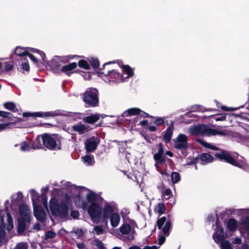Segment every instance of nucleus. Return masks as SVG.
Here are the masks:
<instances>
[{
  "label": "nucleus",
  "instance_id": "obj_11",
  "mask_svg": "<svg viewBox=\"0 0 249 249\" xmlns=\"http://www.w3.org/2000/svg\"><path fill=\"white\" fill-rule=\"evenodd\" d=\"M99 142V138L95 137H92L86 140L85 142V145L87 151L92 152L95 150Z\"/></svg>",
  "mask_w": 249,
  "mask_h": 249
},
{
  "label": "nucleus",
  "instance_id": "obj_13",
  "mask_svg": "<svg viewBox=\"0 0 249 249\" xmlns=\"http://www.w3.org/2000/svg\"><path fill=\"white\" fill-rule=\"evenodd\" d=\"M34 215L38 220L43 221L46 217V213L40 206L34 205Z\"/></svg>",
  "mask_w": 249,
  "mask_h": 249
},
{
  "label": "nucleus",
  "instance_id": "obj_3",
  "mask_svg": "<svg viewBox=\"0 0 249 249\" xmlns=\"http://www.w3.org/2000/svg\"><path fill=\"white\" fill-rule=\"evenodd\" d=\"M227 227L230 231H234L238 229L243 235L249 238V218L247 217L242 219L241 223L234 219H230L227 222Z\"/></svg>",
  "mask_w": 249,
  "mask_h": 249
},
{
  "label": "nucleus",
  "instance_id": "obj_45",
  "mask_svg": "<svg viewBox=\"0 0 249 249\" xmlns=\"http://www.w3.org/2000/svg\"><path fill=\"white\" fill-rule=\"evenodd\" d=\"M241 213L242 214L243 217L249 218V209H243L240 211Z\"/></svg>",
  "mask_w": 249,
  "mask_h": 249
},
{
  "label": "nucleus",
  "instance_id": "obj_1",
  "mask_svg": "<svg viewBox=\"0 0 249 249\" xmlns=\"http://www.w3.org/2000/svg\"><path fill=\"white\" fill-rule=\"evenodd\" d=\"M71 206V198L68 194L62 196L60 203L55 198H52L50 201V209L52 214L61 218H64L68 215Z\"/></svg>",
  "mask_w": 249,
  "mask_h": 249
},
{
  "label": "nucleus",
  "instance_id": "obj_60",
  "mask_svg": "<svg viewBox=\"0 0 249 249\" xmlns=\"http://www.w3.org/2000/svg\"><path fill=\"white\" fill-rule=\"evenodd\" d=\"M76 246L79 249H83L85 247V244L83 243H78Z\"/></svg>",
  "mask_w": 249,
  "mask_h": 249
},
{
  "label": "nucleus",
  "instance_id": "obj_9",
  "mask_svg": "<svg viewBox=\"0 0 249 249\" xmlns=\"http://www.w3.org/2000/svg\"><path fill=\"white\" fill-rule=\"evenodd\" d=\"M102 209L99 205L96 203H91L88 209V213L93 221H95L101 214Z\"/></svg>",
  "mask_w": 249,
  "mask_h": 249
},
{
  "label": "nucleus",
  "instance_id": "obj_51",
  "mask_svg": "<svg viewBox=\"0 0 249 249\" xmlns=\"http://www.w3.org/2000/svg\"><path fill=\"white\" fill-rule=\"evenodd\" d=\"M233 244H240L242 243V239L239 237H235L232 240Z\"/></svg>",
  "mask_w": 249,
  "mask_h": 249
},
{
  "label": "nucleus",
  "instance_id": "obj_23",
  "mask_svg": "<svg viewBox=\"0 0 249 249\" xmlns=\"http://www.w3.org/2000/svg\"><path fill=\"white\" fill-rule=\"evenodd\" d=\"M201 164H205L212 162L213 160V157L212 155L204 153L200 155V156Z\"/></svg>",
  "mask_w": 249,
  "mask_h": 249
},
{
  "label": "nucleus",
  "instance_id": "obj_36",
  "mask_svg": "<svg viewBox=\"0 0 249 249\" xmlns=\"http://www.w3.org/2000/svg\"><path fill=\"white\" fill-rule=\"evenodd\" d=\"M124 71L127 75V77H129L133 75V72L131 68L128 65L124 66L123 67Z\"/></svg>",
  "mask_w": 249,
  "mask_h": 249
},
{
  "label": "nucleus",
  "instance_id": "obj_24",
  "mask_svg": "<svg viewBox=\"0 0 249 249\" xmlns=\"http://www.w3.org/2000/svg\"><path fill=\"white\" fill-rule=\"evenodd\" d=\"M220 242L221 249H233L232 245L229 241L223 239Z\"/></svg>",
  "mask_w": 249,
  "mask_h": 249
},
{
  "label": "nucleus",
  "instance_id": "obj_40",
  "mask_svg": "<svg viewBox=\"0 0 249 249\" xmlns=\"http://www.w3.org/2000/svg\"><path fill=\"white\" fill-rule=\"evenodd\" d=\"M93 244L99 249H103L104 248V244L100 240L98 239H96L93 241Z\"/></svg>",
  "mask_w": 249,
  "mask_h": 249
},
{
  "label": "nucleus",
  "instance_id": "obj_32",
  "mask_svg": "<svg viewBox=\"0 0 249 249\" xmlns=\"http://www.w3.org/2000/svg\"><path fill=\"white\" fill-rule=\"evenodd\" d=\"M32 149H38L42 148V144L41 143V141L39 137L37 138L35 142L32 145Z\"/></svg>",
  "mask_w": 249,
  "mask_h": 249
},
{
  "label": "nucleus",
  "instance_id": "obj_48",
  "mask_svg": "<svg viewBox=\"0 0 249 249\" xmlns=\"http://www.w3.org/2000/svg\"><path fill=\"white\" fill-rule=\"evenodd\" d=\"M5 233L4 230L0 226V244L1 243L2 240L5 237Z\"/></svg>",
  "mask_w": 249,
  "mask_h": 249
},
{
  "label": "nucleus",
  "instance_id": "obj_37",
  "mask_svg": "<svg viewBox=\"0 0 249 249\" xmlns=\"http://www.w3.org/2000/svg\"><path fill=\"white\" fill-rule=\"evenodd\" d=\"M78 65L79 67L87 70H89V66L87 62L83 60L79 61Z\"/></svg>",
  "mask_w": 249,
  "mask_h": 249
},
{
  "label": "nucleus",
  "instance_id": "obj_44",
  "mask_svg": "<svg viewBox=\"0 0 249 249\" xmlns=\"http://www.w3.org/2000/svg\"><path fill=\"white\" fill-rule=\"evenodd\" d=\"M154 158L156 161H158L159 163H161L163 161L162 158V155L156 153L154 156Z\"/></svg>",
  "mask_w": 249,
  "mask_h": 249
},
{
  "label": "nucleus",
  "instance_id": "obj_43",
  "mask_svg": "<svg viewBox=\"0 0 249 249\" xmlns=\"http://www.w3.org/2000/svg\"><path fill=\"white\" fill-rule=\"evenodd\" d=\"M0 116L3 118H11L12 114L10 112L0 111Z\"/></svg>",
  "mask_w": 249,
  "mask_h": 249
},
{
  "label": "nucleus",
  "instance_id": "obj_27",
  "mask_svg": "<svg viewBox=\"0 0 249 249\" xmlns=\"http://www.w3.org/2000/svg\"><path fill=\"white\" fill-rule=\"evenodd\" d=\"M88 201L91 203H95L96 199V195L93 192H90L86 195Z\"/></svg>",
  "mask_w": 249,
  "mask_h": 249
},
{
  "label": "nucleus",
  "instance_id": "obj_16",
  "mask_svg": "<svg viewBox=\"0 0 249 249\" xmlns=\"http://www.w3.org/2000/svg\"><path fill=\"white\" fill-rule=\"evenodd\" d=\"M213 238L216 243H220L224 239V229L221 227L217 226V230L213 235Z\"/></svg>",
  "mask_w": 249,
  "mask_h": 249
},
{
  "label": "nucleus",
  "instance_id": "obj_20",
  "mask_svg": "<svg viewBox=\"0 0 249 249\" xmlns=\"http://www.w3.org/2000/svg\"><path fill=\"white\" fill-rule=\"evenodd\" d=\"M77 67V64L75 62H73L69 65H67L64 66L61 68V71L65 72L67 74L70 75L71 73L69 72V71H71L74 69H75Z\"/></svg>",
  "mask_w": 249,
  "mask_h": 249
},
{
  "label": "nucleus",
  "instance_id": "obj_29",
  "mask_svg": "<svg viewBox=\"0 0 249 249\" xmlns=\"http://www.w3.org/2000/svg\"><path fill=\"white\" fill-rule=\"evenodd\" d=\"M24 221H25L22 218L18 219V229L20 232L23 231L25 229L26 225Z\"/></svg>",
  "mask_w": 249,
  "mask_h": 249
},
{
  "label": "nucleus",
  "instance_id": "obj_21",
  "mask_svg": "<svg viewBox=\"0 0 249 249\" xmlns=\"http://www.w3.org/2000/svg\"><path fill=\"white\" fill-rule=\"evenodd\" d=\"M141 111V109L138 108H131L124 112L122 114V116L124 117H127L129 116L135 115L139 114Z\"/></svg>",
  "mask_w": 249,
  "mask_h": 249
},
{
  "label": "nucleus",
  "instance_id": "obj_47",
  "mask_svg": "<svg viewBox=\"0 0 249 249\" xmlns=\"http://www.w3.org/2000/svg\"><path fill=\"white\" fill-rule=\"evenodd\" d=\"M164 123V120L162 118H158L154 121V124L157 125L162 124Z\"/></svg>",
  "mask_w": 249,
  "mask_h": 249
},
{
  "label": "nucleus",
  "instance_id": "obj_31",
  "mask_svg": "<svg viewBox=\"0 0 249 249\" xmlns=\"http://www.w3.org/2000/svg\"><path fill=\"white\" fill-rule=\"evenodd\" d=\"M20 150L22 151H30V144L26 142H22L20 144Z\"/></svg>",
  "mask_w": 249,
  "mask_h": 249
},
{
  "label": "nucleus",
  "instance_id": "obj_38",
  "mask_svg": "<svg viewBox=\"0 0 249 249\" xmlns=\"http://www.w3.org/2000/svg\"><path fill=\"white\" fill-rule=\"evenodd\" d=\"M94 231L98 235H101L104 232L103 228L100 226H96L93 229Z\"/></svg>",
  "mask_w": 249,
  "mask_h": 249
},
{
  "label": "nucleus",
  "instance_id": "obj_57",
  "mask_svg": "<svg viewBox=\"0 0 249 249\" xmlns=\"http://www.w3.org/2000/svg\"><path fill=\"white\" fill-rule=\"evenodd\" d=\"M163 153V147L162 144L161 143H160L159 144V149L158 150V153H159V154L162 155Z\"/></svg>",
  "mask_w": 249,
  "mask_h": 249
},
{
  "label": "nucleus",
  "instance_id": "obj_14",
  "mask_svg": "<svg viewBox=\"0 0 249 249\" xmlns=\"http://www.w3.org/2000/svg\"><path fill=\"white\" fill-rule=\"evenodd\" d=\"M115 208L108 203H106L103 209V217L108 218L113 213H115Z\"/></svg>",
  "mask_w": 249,
  "mask_h": 249
},
{
  "label": "nucleus",
  "instance_id": "obj_2",
  "mask_svg": "<svg viewBox=\"0 0 249 249\" xmlns=\"http://www.w3.org/2000/svg\"><path fill=\"white\" fill-rule=\"evenodd\" d=\"M188 132L189 134L192 135L202 134L210 136L211 135H226L227 134L226 132L221 131L219 130L211 128L209 126L204 124L190 126L188 129Z\"/></svg>",
  "mask_w": 249,
  "mask_h": 249
},
{
  "label": "nucleus",
  "instance_id": "obj_49",
  "mask_svg": "<svg viewBox=\"0 0 249 249\" xmlns=\"http://www.w3.org/2000/svg\"><path fill=\"white\" fill-rule=\"evenodd\" d=\"M13 63L11 62L10 63H5V69L6 71H10L13 68Z\"/></svg>",
  "mask_w": 249,
  "mask_h": 249
},
{
  "label": "nucleus",
  "instance_id": "obj_18",
  "mask_svg": "<svg viewBox=\"0 0 249 249\" xmlns=\"http://www.w3.org/2000/svg\"><path fill=\"white\" fill-rule=\"evenodd\" d=\"M109 218H110L111 225L113 228L117 227L119 225L121 217L118 213L116 212L113 213Z\"/></svg>",
  "mask_w": 249,
  "mask_h": 249
},
{
  "label": "nucleus",
  "instance_id": "obj_59",
  "mask_svg": "<svg viewBox=\"0 0 249 249\" xmlns=\"http://www.w3.org/2000/svg\"><path fill=\"white\" fill-rule=\"evenodd\" d=\"M8 124H0V131L3 130L8 125Z\"/></svg>",
  "mask_w": 249,
  "mask_h": 249
},
{
  "label": "nucleus",
  "instance_id": "obj_12",
  "mask_svg": "<svg viewBox=\"0 0 249 249\" xmlns=\"http://www.w3.org/2000/svg\"><path fill=\"white\" fill-rule=\"evenodd\" d=\"M19 212L21 218L26 222H30L31 219V212L29 207L25 204H22L19 208Z\"/></svg>",
  "mask_w": 249,
  "mask_h": 249
},
{
  "label": "nucleus",
  "instance_id": "obj_50",
  "mask_svg": "<svg viewBox=\"0 0 249 249\" xmlns=\"http://www.w3.org/2000/svg\"><path fill=\"white\" fill-rule=\"evenodd\" d=\"M74 232L77 236L78 238L81 237L83 235V231L81 229H76L74 231Z\"/></svg>",
  "mask_w": 249,
  "mask_h": 249
},
{
  "label": "nucleus",
  "instance_id": "obj_33",
  "mask_svg": "<svg viewBox=\"0 0 249 249\" xmlns=\"http://www.w3.org/2000/svg\"><path fill=\"white\" fill-rule=\"evenodd\" d=\"M171 178L173 182L176 183L180 180V175L177 172H173L171 174Z\"/></svg>",
  "mask_w": 249,
  "mask_h": 249
},
{
  "label": "nucleus",
  "instance_id": "obj_8",
  "mask_svg": "<svg viewBox=\"0 0 249 249\" xmlns=\"http://www.w3.org/2000/svg\"><path fill=\"white\" fill-rule=\"evenodd\" d=\"M188 139L187 136L179 134L174 140V146L178 149H185L188 147Z\"/></svg>",
  "mask_w": 249,
  "mask_h": 249
},
{
  "label": "nucleus",
  "instance_id": "obj_42",
  "mask_svg": "<svg viewBox=\"0 0 249 249\" xmlns=\"http://www.w3.org/2000/svg\"><path fill=\"white\" fill-rule=\"evenodd\" d=\"M91 66L93 68H97L99 66V62L98 59L92 58L90 62Z\"/></svg>",
  "mask_w": 249,
  "mask_h": 249
},
{
  "label": "nucleus",
  "instance_id": "obj_35",
  "mask_svg": "<svg viewBox=\"0 0 249 249\" xmlns=\"http://www.w3.org/2000/svg\"><path fill=\"white\" fill-rule=\"evenodd\" d=\"M165 210V206L163 203H159L156 208V211L160 214L164 213Z\"/></svg>",
  "mask_w": 249,
  "mask_h": 249
},
{
  "label": "nucleus",
  "instance_id": "obj_64",
  "mask_svg": "<svg viewBox=\"0 0 249 249\" xmlns=\"http://www.w3.org/2000/svg\"><path fill=\"white\" fill-rule=\"evenodd\" d=\"M171 194V191L170 189H167L165 190L164 194L166 196H169Z\"/></svg>",
  "mask_w": 249,
  "mask_h": 249
},
{
  "label": "nucleus",
  "instance_id": "obj_53",
  "mask_svg": "<svg viewBox=\"0 0 249 249\" xmlns=\"http://www.w3.org/2000/svg\"><path fill=\"white\" fill-rule=\"evenodd\" d=\"M71 215L72 217L74 218H77L79 215V213L77 211H73L71 213Z\"/></svg>",
  "mask_w": 249,
  "mask_h": 249
},
{
  "label": "nucleus",
  "instance_id": "obj_41",
  "mask_svg": "<svg viewBox=\"0 0 249 249\" xmlns=\"http://www.w3.org/2000/svg\"><path fill=\"white\" fill-rule=\"evenodd\" d=\"M31 194H32V200H33V205H35V201H36L37 199V198L38 197V195L34 190H31Z\"/></svg>",
  "mask_w": 249,
  "mask_h": 249
},
{
  "label": "nucleus",
  "instance_id": "obj_55",
  "mask_svg": "<svg viewBox=\"0 0 249 249\" xmlns=\"http://www.w3.org/2000/svg\"><path fill=\"white\" fill-rule=\"evenodd\" d=\"M214 119L216 121H224L226 119V116L223 115L220 117H215Z\"/></svg>",
  "mask_w": 249,
  "mask_h": 249
},
{
  "label": "nucleus",
  "instance_id": "obj_5",
  "mask_svg": "<svg viewBox=\"0 0 249 249\" xmlns=\"http://www.w3.org/2000/svg\"><path fill=\"white\" fill-rule=\"evenodd\" d=\"M98 91L95 89H88L83 94V101L90 107L97 106L99 102Z\"/></svg>",
  "mask_w": 249,
  "mask_h": 249
},
{
  "label": "nucleus",
  "instance_id": "obj_10",
  "mask_svg": "<svg viewBox=\"0 0 249 249\" xmlns=\"http://www.w3.org/2000/svg\"><path fill=\"white\" fill-rule=\"evenodd\" d=\"M165 225L162 228V231L164 235L168 236L169 235V231L171 227V222L170 221H166L165 217H162L157 220V224L159 229H161L163 224Z\"/></svg>",
  "mask_w": 249,
  "mask_h": 249
},
{
  "label": "nucleus",
  "instance_id": "obj_25",
  "mask_svg": "<svg viewBox=\"0 0 249 249\" xmlns=\"http://www.w3.org/2000/svg\"><path fill=\"white\" fill-rule=\"evenodd\" d=\"M196 141L199 142L200 144L203 145V146L208 148L209 149H212V150H217V148L214 145H213L211 143H209L203 141L201 139H196Z\"/></svg>",
  "mask_w": 249,
  "mask_h": 249
},
{
  "label": "nucleus",
  "instance_id": "obj_26",
  "mask_svg": "<svg viewBox=\"0 0 249 249\" xmlns=\"http://www.w3.org/2000/svg\"><path fill=\"white\" fill-rule=\"evenodd\" d=\"M83 161L88 165H92L94 163V157L91 156H85L82 158Z\"/></svg>",
  "mask_w": 249,
  "mask_h": 249
},
{
  "label": "nucleus",
  "instance_id": "obj_39",
  "mask_svg": "<svg viewBox=\"0 0 249 249\" xmlns=\"http://www.w3.org/2000/svg\"><path fill=\"white\" fill-rule=\"evenodd\" d=\"M37 116L38 117H51V116H54L55 115V113L53 112H45L44 113H37Z\"/></svg>",
  "mask_w": 249,
  "mask_h": 249
},
{
  "label": "nucleus",
  "instance_id": "obj_62",
  "mask_svg": "<svg viewBox=\"0 0 249 249\" xmlns=\"http://www.w3.org/2000/svg\"><path fill=\"white\" fill-rule=\"evenodd\" d=\"M158 247H157L156 246H145L144 248H143V249H158Z\"/></svg>",
  "mask_w": 249,
  "mask_h": 249
},
{
  "label": "nucleus",
  "instance_id": "obj_19",
  "mask_svg": "<svg viewBox=\"0 0 249 249\" xmlns=\"http://www.w3.org/2000/svg\"><path fill=\"white\" fill-rule=\"evenodd\" d=\"M173 131L174 126L173 124H172L166 129L165 133L163 136V139L165 142H168L170 141L173 136Z\"/></svg>",
  "mask_w": 249,
  "mask_h": 249
},
{
  "label": "nucleus",
  "instance_id": "obj_54",
  "mask_svg": "<svg viewBox=\"0 0 249 249\" xmlns=\"http://www.w3.org/2000/svg\"><path fill=\"white\" fill-rule=\"evenodd\" d=\"M67 188H71V189H79V188H76L75 186H74L73 185H72L71 183L70 182H66L65 183V185H64Z\"/></svg>",
  "mask_w": 249,
  "mask_h": 249
},
{
  "label": "nucleus",
  "instance_id": "obj_17",
  "mask_svg": "<svg viewBox=\"0 0 249 249\" xmlns=\"http://www.w3.org/2000/svg\"><path fill=\"white\" fill-rule=\"evenodd\" d=\"M72 128L75 131L78 132L80 134H84L90 129L89 126L85 125L81 123L73 125Z\"/></svg>",
  "mask_w": 249,
  "mask_h": 249
},
{
  "label": "nucleus",
  "instance_id": "obj_6",
  "mask_svg": "<svg viewBox=\"0 0 249 249\" xmlns=\"http://www.w3.org/2000/svg\"><path fill=\"white\" fill-rule=\"evenodd\" d=\"M215 156L221 160H224L235 166L238 167L244 170H247L249 168L248 166L245 163H238L229 153L226 151H222L220 153H216Z\"/></svg>",
  "mask_w": 249,
  "mask_h": 249
},
{
  "label": "nucleus",
  "instance_id": "obj_52",
  "mask_svg": "<svg viewBox=\"0 0 249 249\" xmlns=\"http://www.w3.org/2000/svg\"><path fill=\"white\" fill-rule=\"evenodd\" d=\"M56 235L55 233L52 231H49L46 233V237L48 238H53Z\"/></svg>",
  "mask_w": 249,
  "mask_h": 249
},
{
  "label": "nucleus",
  "instance_id": "obj_63",
  "mask_svg": "<svg viewBox=\"0 0 249 249\" xmlns=\"http://www.w3.org/2000/svg\"><path fill=\"white\" fill-rule=\"evenodd\" d=\"M43 205L44 206V207L48 210V207H47V200L45 198H43Z\"/></svg>",
  "mask_w": 249,
  "mask_h": 249
},
{
  "label": "nucleus",
  "instance_id": "obj_56",
  "mask_svg": "<svg viewBox=\"0 0 249 249\" xmlns=\"http://www.w3.org/2000/svg\"><path fill=\"white\" fill-rule=\"evenodd\" d=\"M165 240V238L164 236L161 235L159 239V244L160 245H162Z\"/></svg>",
  "mask_w": 249,
  "mask_h": 249
},
{
  "label": "nucleus",
  "instance_id": "obj_34",
  "mask_svg": "<svg viewBox=\"0 0 249 249\" xmlns=\"http://www.w3.org/2000/svg\"><path fill=\"white\" fill-rule=\"evenodd\" d=\"M28 245L26 242H19L17 244L14 249H28Z\"/></svg>",
  "mask_w": 249,
  "mask_h": 249
},
{
  "label": "nucleus",
  "instance_id": "obj_4",
  "mask_svg": "<svg viewBox=\"0 0 249 249\" xmlns=\"http://www.w3.org/2000/svg\"><path fill=\"white\" fill-rule=\"evenodd\" d=\"M41 140L43 144L47 148L51 150L60 149V141L57 135L45 134L42 135Z\"/></svg>",
  "mask_w": 249,
  "mask_h": 249
},
{
  "label": "nucleus",
  "instance_id": "obj_22",
  "mask_svg": "<svg viewBox=\"0 0 249 249\" xmlns=\"http://www.w3.org/2000/svg\"><path fill=\"white\" fill-rule=\"evenodd\" d=\"M100 119L98 114H92L83 119L84 121L89 124H93L97 122Z\"/></svg>",
  "mask_w": 249,
  "mask_h": 249
},
{
  "label": "nucleus",
  "instance_id": "obj_15",
  "mask_svg": "<svg viewBox=\"0 0 249 249\" xmlns=\"http://www.w3.org/2000/svg\"><path fill=\"white\" fill-rule=\"evenodd\" d=\"M1 222L4 226L7 225L6 228L8 230L10 231L13 229V218L10 213H7L5 216L1 218Z\"/></svg>",
  "mask_w": 249,
  "mask_h": 249
},
{
  "label": "nucleus",
  "instance_id": "obj_46",
  "mask_svg": "<svg viewBox=\"0 0 249 249\" xmlns=\"http://www.w3.org/2000/svg\"><path fill=\"white\" fill-rule=\"evenodd\" d=\"M21 66H22V69L26 71H28L30 69L29 65V63L28 62L22 61Z\"/></svg>",
  "mask_w": 249,
  "mask_h": 249
},
{
  "label": "nucleus",
  "instance_id": "obj_7",
  "mask_svg": "<svg viewBox=\"0 0 249 249\" xmlns=\"http://www.w3.org/2000/svg\"><path fill=\"white\" fill-rule=\"evenodd\" d=\"M122 238L125 241H131L135 238V231L131 226L127 224H123L119 228Z\"/></svg>",
  "mask_w": 249,
  "mask_h": 249
},
{
  "label": "nucleus",
  "instance_id": "obj_61",
  "mask_svg": "<svg viewBox=\"0 0 249 249\" xmlns=\"http://www.w3.org/2000/svg\"><path fill=\"white\" fill-rule=\"evenodd\" d=\"M221 108L225 111H231L233 110L232 108H229L226 106H222Z\"/></svg>",
  "mask_w": 249,
  "mask_h": 249
},
{
  "label": "nucleus",
  "instance_id": "obj_30",
  "mask_svg": "<svg viewBox=\"0 0 249 249\" xmlns=\"http://www.w3.org/2000/svg\"><path fill=\"white\" fill-rule=\"evenodd\" d=\"M28 53V52L22 48L17 47L15 49V53L18 56H23L27 55Z\"/></svg>",
  "mask_w": 249,
  "mask_h": 249
},
{
  "label": "nucleus",
  "instance_id": "obj_28",
  "mask_svg": "<svg viewBox=\"0 0 249 249\" xmlns=\"http://www.w3.org/2000/svg\"><path fill=\"white\" fill-rule=\"evenodd\" d=\"M4 107L11 111H16L17 110L16 105L13 102H7L3 104Z\"/></svg>",
  "mask_w": 249,
  "mask_h": 249
},
{
  "label": "nucleus",
  "instance_id": "obj_58",
  "mask_svg": "<svg viewBox=\"0 0 249 249\" xmlns=\"http://www.w3.org/2000/svg\"><path fill=\"white\" fill-rule=\"evenodd\" d=\"M27 55H28L30 57V59L33 61H34V62H37L36 58L33 55H32V54L30 53H28Z\"/></svg>",
  "mask_w": 249,
  "mask_h": 249
}]
</instances>
